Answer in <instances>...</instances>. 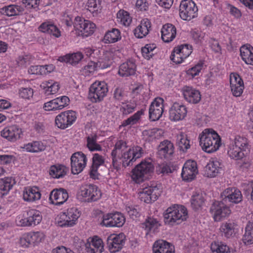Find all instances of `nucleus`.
<instances>
[{
    "label": "nucleus",
    "mask_w": 253,
    "mask_h": 253,
    "mask_svg": "<svg viewBox=\"0 0 253 253\" xmlns=\"http://www.w3.org/2000/svg\"><path fill=\"white\" fill-rule=\"evenodd\" d=\"M144 154L143 148L137 145L128 147L126 141L118 140L111 152L112 165L115 169L119 170L121 166L126 167L132 165L137 159Z\"/></svg>",
    "instance_id": "nucleus-1"
},
{
    "label": "nucleus",
    "mask_w": 253,
    "mask_h": 253,
    "mask_svg": "<svg viewBox=\"0 0 253 253\" xmlns=\"http://www.w3.org/2000/svg\"><path fill=\"white\" fill-rule=\"evenodd\" d=\"M250 148L247 138L236 135L230 139L227 145V155L231 159L236 161L242 160L250 152Z\"/></svg>",
    "instance_id": "nucleus-2"
},
{
    "label": "nucleus",
    "mask_w": 253,
    "mask_h": 253,
    "mask_svg": "<svg viewBox=\"0 0 253 253\" xmlns=\"http://www.w3.org/2000/svg\"><path fill=\"white\" fill-rule=\"evenodd\" d=\"M199 138L202 150L208 153L216 151L221 145L220 136L211 128L205 129L200 134Z\"/></svg>",
    "instance_id": "nucleus-3"
},
{
    "label": "nucleus",
    "mask_w": 253,
    "mask_h": 253,
    "mask_svg": "<svg viewBox=\"0 0 253 253\" xmlns=\"http://www.w3.org/2000/svg\"><path fill=\"white\" fill-rule=\"evenodd\" d=\"M188 211L183 206L174 205L169 207L164 214L165 224L169 226L179 225L186 220Z\"/></svg>",
    "instance_id": "nucleus-4"
},
{
    "label": "nucleus",
    "mask_w": 253,
    "mask_h": 253,
    "mask_svg": "<svg viewBox=\"0 0 253 253\" xmlns=\"http://www.w3.org/2000/svg\"><path fill=\"white\" fill-rule=\"evenodd\" d=\"M42 219V212L38 210L31 209L17 216L15 223L20 227H35L40 224Z\"/></svg>",
    "instance_id": "nucleus-5"
},
{
    "label": "nucleus",
    "mask_w": 253,
    "mask_h": 253,
    "mask_svg": "<svg viewBox=\"0 0 253 253\" xmlns=\"http://www.w3.org/2000/svg\"><path fill=\"white\" fill-rule=\"evenodd\" d=\"M154 169V167L151 160H144L132 169L131 178L135 183H140L153 171Z\"/></svg>",
    "instance_id": "nucleus-6"
},
{
    "label": "nucleus",
    "mask_w": 253,
    "mask_h": 253,
    "mask_svg": "<svg viewBox=\"0 0 253 253\" xmlns=\"http://www.w3.org/2000/svg\"><path fill=\"white\" fill-rule=\"evenodd\" d=\"M73 26L77 36L83 38L93 35L96 29V25L93 22L81 16L75 17Z\"/></svg>",
    "instance_id": "nucleus-7"
},
{
    "label": "nucleus",
    "mask_w": 253,
    "mask_h": 253,
    "mask_svg": "<svg viewBox=\"0 0 253 253\" xmlns=\"http://www.w3.org/2000/svg\"><path fill=\"white\" fill-rule=\"evenodd\" d=\"M163 186L160 183H153L141 189L138 192L140 200L149 204L156 201L163 192Z\"/></svg>",
    "instance_id": "nucleus-8"
},
{
    "label": "nucleus",
    "mask_w": 253,
    "mask_h": 253,
    "mask_svg": "<svg viewBox=\"0 0 253 253\" xmlns=\"http://www.w3.org/2000/svg\"><path fill=\"white\" fill-rule=\"evenodd\" d=\"M81 214V211L77 208L73 207L59 213L55 220L60 227H72L77 224Z\"/></svg>",
    "instance_id": "nucleus-9"
},
{
    "label": "nucleus",
    "mask_w": 253,
    "mask_h": 253,
    "mask_svg": "<svg viewBox=\"0 0 253 253\" xmlns=\"http://www.w3.org/2000/svg\"><path fill=\"white\" fill-rule=\"evenodd\" d=\"M45 238V235L42 231H31L23 234L19 238L18 244L24 248L35 247L43 242Z\"/></svg>",
    "instance_id": "nucleus-10"
},
{
    "label": "nucleus",
    "mask_w": 253,
    "mask_h": 253,
    "mask_svg": "<svg viewBox=\"0 0 253 253\" xmlns=\"http://www.w3.org/2000/svg\"><path fill=\"white\" fill-rule=\"evenodd\" d=\"M126 222L125 215L120 212L113 211L104 213L100 224L105 227H121Z\"/></svg>",
    "instance_id": "nucleus-11"
},
{
    "label": "nucleus",
    "mask_w": 253,
    "mask_h": 253,
    "mask_svg": "<svg viewBox=\"0 0 253 253\" xmlns=\"http://www.w3.org/2000/svg\"><path fill=\"white\" fill-rule=\"evenodd\" d=\"M108 86L104 81H96L89 87L88 98L92 102H98L102 100L107 95Z\"/></svg>",
    "instance_id": "nucleus-12"
},
{
    "label": "nucleus",
    "mask_w": 253,
    "mask_h": 253,
    "mask_svg": "<svg viewBox=\"0 0 253 253\" xmlns=\"http://www.w3.org/2000/svg\"><path fill=\"white\" fill-rule=\"evenodd\" d=\"M101 195V191L96 185L89 184L81 189L77 194V197L81 201L90 202L97 201Z\"/></svg>",
    "instance_id": "nucleus-13"
},
{
    "label": "nucleus",
    "mask_w": 253,
    "mask_h": 253,
    "mask_svg": "<svg viewBox=\"0 0 253 253\" xmlns=\"http://www.w3.org/2000/svg\"><path fill=\"white\" fill-rule=\"evenodd\" d=\"M198 8L192 0H182L179 6V16L185 21H190L198 16Z\"/></svg>",
    "instance_id": "nucleus-14"
},
{
    "label": "nucleus",
    "mask_w": 253,
    "mask_h": 253,
    "mask_svg": "<svg viewBox=\"0 0 253 253\" xmlns=\"http://www.w3.org/2000/svg\"><path fill=\"white\" fill-rule=\"evenodd\" d=\"M77 119V113L69 110L61 112L55 118V126L61 129L71 126Z\"/></svg>",
    "instance_id": "nucleus-15"
},
{
    "label": "nucleus",
    "mask_w": 253,
    "mask_h": 253,
    "mask_svg": "<svg viewBox=\"0 0 253 253\" xmlns=\"http://www.w3.org/2000/svg\"><path fill=\"white\" fill-rule=\"evenodd\" d=\"M210 212L214 221L218 222L228 217L231 213V210L223 202L216 201L211 206Z\"/></svg>",
    "instance_id": "nucleus-16"
},
{
    "label": "nucleus",
    "mask_w": 253,
    "mask_h": 253,
    "mask_svg": "<svg viewBox=\"0 0 253 253\" xmlns=\"http://www.w3.org/2000/svg\"><path fill=\"white\" fill-rule=\"evenodd\" d=\"M192 46L188 44H181L175 47L170 55V59L176 64L184 61L192 53Z\"/></svg>",
    "instance_id": "nucleus-17"
},
{
    "label": "nucleus",
    "mask_w": 253,
    "mask_h": 253,
    "mask_svg": "<svg viewBox=\"0 0 253 253\" xmlns=\"http://www.w3.org/2000/svg\"><path fill=\"white\" fill-rule=\"evenodd\" d=\"M187 108L180 102L173 103L169 109V119L174 122L183 120L187 116Z\"/></svg>",
    "instance_id": "nucleus-18"
},
{
    "label": "nucleus",
    "mask_w": 253,
    "mask_h": 253,
    "mask_svg": "<svg viewBox=\"0 0 253 253\" xmlns=\"http://www.w3.org/2000/svg\"><path fill=\"white\" fill-rule=\"evenodd\" d=\"M87 161L85 155L83 152L74 153L71 157L72 172L77 174L82 172L86 165Z\"/></svg>",
    "instance_id": "nucleus-19"
},
{
    "label": "nucleus",
    "mask_w": 253,
    "mask_h": 253,
    "mask_svg": "<svg viewBox=\"0 0 253 253\" xmlns=\"http://www.w3.org/2000/svg\"><path fill=\"white\" fill-rule=\"evenodd\" d=\"M126 236L123 233L112 234L107 238L109 250L112 253L120 251L125 244Z\"/></svg>",
    "instance_id": "nucleus-20"
},
{
    "label": "nucleus",
    "mask_w": 253,
    "mask_h": 253,
    "mask_svg": "<svg viewBox=\"0 0 253 253\" xmlns=\"http://www.w3.org/2000/svg\"><path fill=\"white\" fill-rule=\"evenodd\" d=\"M119 51L114 48H109L102 51L99 60L96 62L100 69L110 67L114 62L115 56Z\"/></svg>",
    "instance_id": "nucleus-21"
},
{
    "label": "nucleus",
    "mask_w": 253,
    "mask_h": 253,
    "mask_svg": "<svg viewBox=\"0 0 253 253\" xmlns=\"http://www.w3.org/2000/svg\"><path fill=\"white\" fill-rule=\"evenodd\" d=\"M70 99L66 96L55 98L44 103L43 109L46 111H56L62 110L68 105Z\"/></svg>",
    "instance_id": "nucleus-22"
},
{
    "label": "nucleus",
    "mask_w": 253,
    "mask_h": 253,
    "mask_svg": "<svg viewBox=\"0 0 253 253\" xmlns=\"http://www.w3.org/2000/svg\"><path fill=\"white\" fill-rule=\"evenodd\" d=\"M198 173L196 161L189 160L184 163L181 172V177L184 181H191L193 180Z\"/></svg>",
    "instance_id": "nucleus-23"
},
{
    "label": "nucleus",
    "mask_w": 253,
    "mask_h": 253,
    "mask_svg": "<svg viewBox=\"0 0 253 253\" xmlns=\"http://www.w3.org/2000/svg\"><path fill=\"white\" fill-rule=\"evenodd\" d=\"M164 100L162 98H156L151 103L149 115L152 121L158 120L162 116L164 109Z\"/></svg>",
    "instance_id": "nucleus-24"
},
{
    "label": "nucleus",
    "mask_w": 253,
    "mask_h": 253,
    "mask_svg": "<svg viewBox=\"0 0 253 253\" xmlns=\"http://www.w3.org/2000/svg\"><path fill=\"white\" fill-rule=\"evenodd\" d=\"M230 86L232 95L240 97L244 90V83L241 76L237 73H231L230 75Z\"/></svg>",
    "instance_id": "nucleus-25"
},
{
    "label": "nucleus",
    "mask_w": 253,
    "mask_h": 253,
    "mask_svg": "<svg viewBox=\"0 0 253 253\" xmlns=\"http://www.w3.org/2000/svg\"><path fill=\"white\" fill-rule=\"evenodd\" d=\"M22 134V129L17 125L5 127L1 131V136L10 142L16 141Z\"/></svg>",
    "instance_id": "nucleus-26"
},
{
    "label": "nucleus",
    "mask_w": 253,
    "mask_h": 253,
    "mask_svg": "<svg viewBox=\"0 0 253 253\" xmlns=\"http://www.w3.org/2000/svg\"><path fill=\"white\" fill-rule=\"evenodd\" d=\"M86 252L88 253H102L104 251V243L97 236L89 237L85 245Z\"/></svg>",
    "instance_id": "nucleus-27"
},
{
    "label": "nucleus",
    "mask_w": 253,
    "mask_h": 253,
    "mask_svg": "<svg viewBox=\"0 0 253 253\" xmlns=\"http://www.w3.org/2000/svg\"><path fill=\"white\" fill-rule=\"evenodd\" d=\"M67 191L63 188L54 189L50 193L49 201L53 205L59 206L63 204L68 199Z\"/></svg>",
    "instance_id": "nucleus-28"
},
{
    "label": "nucleus",
    "mask_w": 253,
    "mask_h": 253,
    "mask_svg": "<svg viewBox=\"0 0 253 253\" xmlns=\"http://www.w3.org/2000/svg\"><path fill=\"white\" fill-rule=\"evenodd\" d=\"M223 199L229 202L238 204L242 201L243 196L241 192L236 188L229 187L225 189L221 194Z\"/></svg>",
    "instance_id": "nucleus-29"
},
{
    "label": "nucleus",
    "mask_w": 253,
    "mask_h": 253,
    "mask_svg": "<svg viewBox=\"0 0 253 253\" xmlns=\"http://www.w3.org/2000/svg\"><path fill=\"white\" fill-rule=\"evenodd\" d=\"M222 164L217 159H211L205 168V175L208 177H215L222 170Z\"/></svg>",
    "instance_id": "nucleus-30"
},
{
    "label": "nucleus",
    "mask_w": 253,
    "mask_h": 253,
    "mask_svg": "<svg viewBox=\"0 0 253 253\" xmlns=\"http://www.w3.org/2000/svg\"><path fill=\"white\" fill-rule=\"evenodd\" d=\"M182 94L185 100L190 103L197 104L201 99L199 90L191 86H184L182 89Z\"/></svg>",
    "instance_id": "nucleus-31"
},
{
    "label": "nucleus",
    "mask_w": 253,
    "mask_h": 253,
    "mask_svg": "<svg viewBox=\"0 0 253 253\" xmlns=\"http://www.w3.org/2000/svg\"><path fill=\"white\" fill-rule=\"evenodd\" d=\"M153 253H174V246L165 240H158L153 245Z\"/></svg>",
    "instance_id": "nucleus-32"
},
{
    "label": "nucleus",
    "mask_w": 253,
    "mask_h": 253,
    "mask_svg": "<svg viewBox=\"0 0 253 253\" xmlns=\"http://www.w3.org/2000/svg\"><path fill=\"white\" fill-rule=\"evenodd\" d=\"M151 30V21L147 18H144L134 30V35L136 38L142 39L145 37Z\"/></svg>",
    "instance_id": "nucleus-33"
},
{
    "label": "nucleus",
    "mask_w": 253,
    "mask_h": 253,
    "mask_svg": "<svg viewBox=\"0 0 253 253\" xmlns=\"http://www.w3.org/2000/svg\"><path fill=\"white\" fill-rule=\"evenodd\" d=\"M136 71L135 63L133 61L128 60L120 66L118 74L122 77H127L134 75Z\"/></svg>",
    "instance_id": "nucleus-34"
},
{
    "label": "nucleus",
    "mask_w": 253,
    "mask_h": 253,
    "mask_svg": "<svg viewBox=\"0 0 253 253\" xmlns=\"http://www.w3.org/2000/svg\"><path fill=\"white\" fill-rule=\"evenodd\" d=\"M41 194L36 186L27 187L23 192V198L25 201L33 202L41 199Z\"/></svg>",
    "instance_id": "nucleus-35"
},
{
    "label": "nucleus",
    "mask_w": 253,
    "mask_h": 253,
    "mask_svg": "<svg viewBox=\"0 0 253 253\" xmlns=\"http://www.w3.org/2000/svg\"><path fill=\"white\" fill-rule=\"evenodd\" d=\"M174 149L173 144L170 141L165 140L158 146V154L161 158H168L173 154Z\"/></svg>",
    "instance_id": "nucleus-36"
},
{
    "label": "nucleus",
    "mask_w": 253,
    "mask_h": 253,
    "mask_svg": "<svg viewBox=\"0 0 253 253\" xmlns=\"http://www.w3.org/2000/svg\"><path fill=\"white\" fill-rule=\"evenodd\" d=\"M20 148L23 151L36 153L43 151L46 148V145L41 141H33L24 144Z\"/></svg>",
    "instance_id": "nucleus-37"
},
{
    "label": "nucleus",
    "mask_w": 253,
    "mask_h": 253,
    "mask_svg": "<svg viewBox=\"0 0 253 253\" xmlns=\"http://www.w3.org/2000/svg\"><path fill=\"white\" fill-rule=\"evenodd\" d=\"M176 34V28L171 24L164 25L161 29L162 39L165 42H171L175 38Z\"/></svg>",
    "instance_id": "nucleus-38"
},
{
    "label": "nucleus",
    "mask_w": 253,
    "mask_h": 253,
    "mask_svg": "<svg viewBox=\"0 0 253 253\" xmlns=\"http://www.w3.org/2000/svg\"><path fill=\"white\" fill-rule=\"evenodd\" d=\"M39 30L42 33L51 35L56 38H59L61 36L60 31L51 21H46L42 23L39 26Z\"/></svg>",
    "instance_id": "nucleus-39"
},
{
    "label": "nucleus",
    "mask_w": 253,
    "mask_h": 253,
    "mask_svg": "<svg viewBox=\"0 0 253 253\" xmlns=\"http://www.w3.org/2000/svg\"><path fill=\"white\" fill-rule=\"evenodd\" d=\"M237 224L234 222H225L220 225V230L223 236L229 238L234 236L237 232Z\"/></svg>",
    "instance_id": "nucleus-40"
},
{
    "label": "nucleus",
    "mask_w": 253,
    "mask_h": 253,
    "mask_svg": "<svg viewBox=\"0 0 253 253\" xmlns=\"http://www.w3.org/2000/svg\"><path fill=\"white\" fill-rule=\"evenodd\" d=\"M41 87L46 95L57 93L60 89L59 84L53 80L45 81L41 84Z\"/></svg>",
    "instance_id": "nucleus-41"
},
{
    "label": "nucleus",
    "mask_w": 253,
    "mask_h": 253,
    "mask_svg": "<svg viewBox=\"0 0 253 253\" xmlns=\"http://www.w3.org/2000/svg\"><path fill=\"white\" fill-rule=\"evenodd\" d=\"M240 51L242 60L247 64L253 65V47L245 44L240 47Z\"/></svg>",
    "instance_id": "nucleus-42"
},
{
    "label": "nucleus",
    "mask_w": 253,
    "mask_h": 253,
    "mask_svg": "<svg viewBox=\"0 0 253 253\" xmlns=\"http://www.w3.org/2000/svg\"><path fill=\"white\" fill-rule=\"evenodd\" d=\"M15 182V179L12 177L0 179V197L7 195Z\"/></svg>",
    "instance_id": "nucleus-43"
},
{
    "label": "nucleus",
    "mask_w": 253,
    "mask_h": 253,
    "mask_svg": "<svg viewBox=\"0 0 253 253\" xmlns=\"http://www.w3.org/2000/svg\"><path fill=\"white\" fill-rule=\"evenodd\" d=\"M83 57V54L81 52H77L60 56L58 58V61L69 63L72 65H76L81 61Z\"/></svg>",
    "instance_id": "nucleus-44"
},
{
    "label": "nucleus",
    "mask_w": 253,
    "mask_h": 253,
    "mask_svg": "<svg viewBox=\"0 0 253 253\" xmlns=\"http://www.w3.org/2000/svg\"><path fill=\"white\" fill-rule=\"evenodd\" d=\"M68 169L64 165H55L50 167L49 174L53 178H61L65 176L67 172Z\"/></svg>",
    "instance_id": "nucleus-45"
},
{
    "label": "nucleus",
    "mask_w": 253,
    "mask_h": 253,
    "mask_svg": "<svg viewBox=\"0 0 253 253\" xmlns=\"http://www.w3.org/2000/svg\"><path fill=\"white\" fill-rule=\"evenodd\" d=\"M121 38L120 30L116 28H113L106 33L103 41L105 43H111L118 42Z\"/></svg>",
    "instance_id": "nucleus-46"
},
{
    "label": "nucleus",
    "mask_w": 253,
    "mask_h": 253,
    "mask_svg": "<svg viewBox=\"0 0 253 253\" xmlns=\"http://www.w3.org/2000/svg\"><path fill=\"white\" fill-rule=\"evenodd\" d=\"M117 22L120 25L128 27L132 22V17L127 11L121 9L117 13Z\"/></svg>",
    "instance_id": "nucleus-47"
},
{
    "label": "nucleus",
    "mask_w": 253,
    "mask_h": 253,
    "mask_svg": "<svg viewBox=\"0 0 253 253\" xmlns=\"http://www.w3.org/2000/svg\"><path fill=\"white\" fill-rule=\"evenodd\" d=\"M212 253H234V250L222 242L214 241L211 245Z\"/></svg>",
    "instance_id": "nucleus-48"
},
{
    "label": "nucleus",
    "mask_w": 253,
    "mask_h": 253,
    "mask_svg": "<svg viewBox=\"0 0 253 253\" xmlns=\"http://www.w3.org/2000/svg\"><path fill=\"white\" fill-rule=\"evenodd\" d=\"M24 8L23 6L18 5H9L1 9V12L8 16L19 15L23 13Z\"/></svg>",
    "instance_id": "nucleus-49"
},
{
    "label": "nucleus",
    "mask_w": 253,
    "mask_h": 253,
    "mask_svg": "<svg viewBox=\"0 0 253 253\" xmlns=\"http://www.w3.org/2000/svg\"><path fill=\"white\" fill-rule=\"evenodd\" d=\"M242 240L245 245L253 244V222L249 221L248 223Z\"/></svg>",
    "instance_id": "nucleus-50"
},
{
    "label": "nucleus",
    "mask_w": 253,
    "mask_h": 253,
    "mask_svg": "<svg viewBox=\"0 0 253 253\" xmlns=\"http://www.w3.org/2000/svg\"><path fill=\"white\" fill-rule=\"evenodd\" d=\"M176 142L180 150L183 152L187 151L190 147V140L184 133L181 132L177 135Z\"/></svg>",
    "instance_id": "nucleus-51"
},
{
    "label": "nucleus",
    "mask_w": 253,
    "mask_h": 253,
    "mask_svg": "<svg viewBox=\"0 0 253 253\" xmlns=\"http://www.w3.org/2000/svg\"><path fill=\"white\" fill-rule=\"evenodd\" d=\"M99 66L96 62L90 61L84 66L82 69V75L84 76H91L98 69Z\"/></svg>",
    "instance_id": "nucleus-52"
},
{
    "label": "nucleus",
    "mask_w": 253,
    "mask_h": 253,
    "mask_svg": "<svg viewBox=\"0 0 253 253\" xmlns=\"http://www.w3.org/2000/svg\"><path fill=\"white\" fill-rule=\"evenodd\" d=\"M204 201V197L202 193L195 192L191 198V206L194 210H199L203 206Z\"/></svg>",
    "instance_id": "nucleus-53"
},
{
    "label": "nucleus",
    "mask_w": 253,
    "mask_h": 253,
    "mask_svg": "<svg viewBox=\"0 0 253 253\" xmlns=\"http://www.w3.org/2000/svg\"><path fill=\"white\" fill-rule=\"evenodd\" d=\"M103 49L97 47H86L84 49V54L90 59L99 60Z\"/></svg>",
    "instance_id": "nucleus-54"
},
{
    "label": "nucleus",
    "mask_w": 253,
    "mask_h": 253,
    "mask_svg": "<svg viewBox=\"0 0 253 253\" xmlns=\"http://www.w3.org/2000/svg\"><path fill=\"white\" fill-rule=\"evenodd\" d=\"M160 130L156 128L144 130L142 134L146 140L150 141L153 139L158 138L160 135Z\"/></svg>",
    "instance_id": "nucleus-55"
},
{
    "label": "nucleus",
    "mask_w": 253,
    "mask_h": 253,
    "mask_svg": "<svg viewBox=\"0 0 253 253\" xmlns=\"http://www.w3.org/2000/svg\"><path fill=\"white\" fill-rule=\"evenodd\" d=\"M86 6L91 13L96 15L101 10V1L99 0H87Z\"/></svg>",
    "instance_id": "nucleus-56"
},
{
    "label": "nucleus",
    "mask_w": 253,
    "mask_h": 253,
    "mask_svg": "<svg viewBox=\"0 0 253 253\" xmlns=\"http://www.w3.org/2000/svg\"><path fill=\"white\" fill-rule=\"evenodd\" d=\"M175 169V167L167 163L161 164L156 167L157 172L164 175L172 173Z\"/></svg>",
    "instance_id": "nucleus-57"
},
{
    "label": "nucleus",
    "mask_w": 253,
    "mask_h": 253,
    "mask_svg": "<svg viewBox=\"0 0 253 253\" xmlns=\"http://www.w3.org/2000/svg\"><path fill=\"white\" fill-rule=\"evenodd\" d=\"M143 114V111L140 110L136 112L132 116L123 121L122 126H126L128 125H133L138 123L140 120L141 116Z\"/></svg>",
    "instance_id": "nucleus-58"
},
{
    "label": "nucleus",
    "mask_w": 253,
    "mask_h": 253,
    "mask_svg": "<svg viewBox=\"0 0 253 253\" xmlns=\"http://www.w3.org/2000/svg\"><path fill=\"white\" fill-rule=\"evenodd\" d=\"M136 107L134 103L126 101L122 102L120 105V111L123 115H127L132 113Z\"/></svg>",
    "instance_id": "nucleus-59"
},
{
    "label": "nucleus",
    "mask_w": 253,
    "mask_h": 253,
    "mask_svg": "<svg viewBox=\"0 0 253 253\" xmlns=\"http://www.w3.org/2000/svg\"><path fill=\"white\" fill-rule=\"evenodd\" d=\"M156 48V46L154 43L146 44L141 48L142 56L147 60L150 59L153 56L154 54L153 52Z\"/></svg>",
    "instance_id": "nucleus-60"
},
{
    "label": "nucleus",
    "mask_w": 253,
    "mask_h": 253,
    "mask_svg": "<svg viewBox=\"0 0 253 253\" xmlns=\"http://www.w3.org/2000/svg\"><path fill=\"white\" fill-rule=\"evenodd\" d=\"M145 229L147 231L155 232L160 226L159 222L155 218H148L144 223Z\"/></svg>",
    "instance_id": "nucleus-61"
},
{
    "label": "nucleus",
    "mask_w": 253,
    "mask_h": 253,
    "mask_svg": "<svg viewBox=\"0 0 253 253\" xmlns=\"http://www.w3.org/2000/svg\"><path fill=\"white\" fill-rule=\"evenodd\" d=\"M203 62H199L196 64L194 66L189 68L186 71L187 75L193 78L196 76L199 75L203 67Z\"/></svg>",
    "instance_id": "nucleus-62"
},
{
    "label": "nucleus",
    "mask_w": 253,
    "mask_h": 253,
    "mask_svg": "<svg viewBox=\"0 0 253 253\" xmlns=\"http://www.w3.org/2000/svg\"><path fill=\"white\" fill-rule=\"evenodd\" d=\"M87 147L90 151H101V146L96 142V137L88 136L87 138Z\"/></svg>",
    "instance_id": "nucleus-63"
},
{
    "label": "nucleus",
    "mask_w": 253,
    "mask_h": 253,
    "mask_svg": "<svg viewBox=\"0 0 253 253\" xmlns=\"http://www.w3.org/2000/svg\"><path fill=\"white\" fill-rule=\"evenodd\" d=\"M34 90L31 87L21 88L19 89V96L25 99H30L33 96Z\"/></svg>",
    "instance_id": "nucleus-64"
}]
</instances>
